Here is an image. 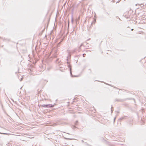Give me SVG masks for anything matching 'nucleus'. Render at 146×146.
I'll use <instances>...</instances> for the list:
<instances>
[{"instance_id": "nucleus-23", "label": "nucleus", "mask_w": 146, "mask_h": 146, "mask_svg": "<svg viewBox=\"0 0 146 146\" xmlns=\"http://www.w3.org/2000/svg\"><path fill=\"white\" fill-rule=\"evenodd\" d=\"M21 80H22V78H21V80H20L21 81Z\"/></svg>"}, {"instance_id": "nucleus-22", "label": "nucleus", "mask_w": 146, "mask_h": 146, "mask_svg": "<svg viewBox=\"0 0 146 146\" xmlns=\"http://www.w3.org/2000/svg\"><path fill=\"white\" fill-rule=\"evenodd\" d=\"M73 127H75V128H76V127H75V126H73Z\"/></svg>"}, {"instance_id": "nucleus-3", "label": "nucleus", "mask_w": 146, "mask_h": 146, "mask_svg": "<svg viewBox=\"0 0 146 146\" xmlns=\"http://www.w3.org/2000/svg\"><path fill=\"white\" fill-rule=\"evenodd\" d=\"M41 106L45 108H48V104H43L41 105Z\"/></svg>"}, {"instance_id": "nucleus-11", "label": "nucleus", "mask_w": 146, "mask_h": 146, "mask_svg": "<svg viewBox=\"0 0 146 146\" xmlns=\"http://www.w3.org/2000/svg\"><path fill=\"white\" fill-rule=\"evenodd\" d=\"M85 144L86 145H87L88 146H89L90 145L89 144H88L86 142H85Z\"/></svg>"}, {"instance_id": "nucleus-9", "label": "nucleus", "mask_w": 146, "mask_h": 146, "mask_svg": "<svg viewBox=\"0 0 146 146\" xmlns=\"http://www.w3.org/2000/svg\"><path fill=\"white\" fill-rule=\"evenodd\" d=\"M111 113H112L113 111V108L112 106L111 108Z\"/></svg>"}, {"instance_id": "nucleus-15", "label": "nucleus", "mask_w": 146, "mask_h": 146, "mask_svg": "<svg viewBox=\"0 0 146 146\" xmlns=\"http://www.w3.org/2000/svg\"><path fill=\"white\" fill-rule=\"evenodd\" d=\"M62 63V62H61V61H59V62H58V63H59V64H60V63Z\"/></svg>"}, {"instance_id": "nucleus-6", "label": "nucleus", "mask_w": 146, "mask_h": 146, "mask_svg": "<svg viewBox=\"0 0 146 146\" xmlns=\"http://www.w3.org/2000/svg\"><path fill=\"white\" fill-rule=\"evenodd\" d=\"M57 57V54L56 52L55 54L53 55L52 57L53 58H56Z\"/></svg>"}, {"instance_id": "nucleus-2", "label": "nucleus", "mask_w": 146, "mask_h": 146, "mask_svg": "<svg viewBox=\"0 0 146 146\" xmlns=\"http://www.w3.org/2000/svg\"><path fill=\"white\" fill-rule=\"evenodd\" d=\"M67 64H68V68H69V70L70 72V75L71 77H73L74 76L72 74V67L70 65V64L69 62H67Z\"/></svg>"}, {"instance_id": "nucleus-14", "label": "nucleus", "mask_w": 146, "mask_h": 146, "mask_svg": "<svg viewBox=\"0 0 146 146\" xmlns=\"http://www.w3.org/2000/svg\"><path fill=\"white\" fill-rule=\"evenodd\" d=\"M69 21H68V28L69 27Z\"/></svg>"}, {"instance_id": "nucleus-10", "label": "nucleus", "mask_w": 146, "mask_h": 146, "mask_svg": "<svg viewBox=\"0 0 146 146\" xmlns=\"http://www.w3.org/2000/svg\"><path fill=\"white\" fill-rule=\"evenodd\" d=\"M65 139H66L67 140H72L73 139H70V138H66Z\"/></svg>"}, {"instance_id": "nucleus-13", "label": "nucleus", "mask_w": 146, "mask_h": 146, "mask_svg": "<svg viewBox=\"0 0 146 146\" xmlns=\"http://www.w3.org/2000/svg\"><path fill=\"white\" fill-rule=\"evenodd\" d=\"M83 56L84 57L86 55V54H83Z\"/></svg>"}, {"instance_id": "nucleus-21", "label": "nucleus", "mask_w": 146, "mask_h": 146, "mask_svg": "<svg viewBox=\"0 0 146 146\" xmlns=\"http://www.w3.org/2000/svg\"><path fill=\"white\" fill-rule=\"evenodd\" d=\"M2 134H7L6 133H2Z\"/></svg>"}, {"instance_id": "nucleus-1", "label": "nucleus", "mask_w": 146, "mask_h": 146, "mask_svg": "<svg viewBox=\"0 0 146 146\" xmlns=\"http://www.w3.org/2000/svg\"><path fill=\"white\" fill-rule=\"evenodd\" d=\"M133 99V100H134V99L133 98H127L125 99H115V101H117L119 102H123L125 101H126L127 100H131Z\"/></svg>"}, {"instance_id": "nucleus-16", "label": "nucleus", "mask_w": 146, "mask_h": 146, "mask_svg": "<svg viewBox=\"0 0 146 146\" xmlns=\"http://www.w3.org/2000/svg\"><path fill=\"white\" fill-rule=\"evenodd\" d=\"M71 21L72 23L73 22V20L72 18V19Z\"/></svg>"}, {"instance_id": "nucleus-20", "label": "nucleus", "mask_w": 146, "mask_h": 146, "mask_svg": "<svg viewBox=\"0 0 146 146\" xmlns=\"http://www.w3.org/2000/svg\"><path fill=\"white\" fill-rule=\"evenodd\" d=\"M133 29H131V30L132 31H133Z\"/></svg>"}, {"instance_id": "nucleus-4", "label": "nucleus", "mask_w": 146, "mask_h": 146, "mask_svg": "<svg viewBox=\"0 0 146 146\" xmlns=\"http://www.w3.org/2000/svg\"><path fill=\"white\" fill-rule=\"evenodd\" d=\"M126 118V117L124 116V117H122L121 118H120L119 119V120H122L124 119H125Z\"/></svg>"}, {"instance_id": "nucleus-19", "label": "nucleus", "mask_w": 146, "mask_h": 146, "mask_svg": "<svg viewBox=\"0 0 146 146\" xmlns=\"http://www.w3.org/2000/svg\"><path fill=\"white\" fill-rule=\"evenodd\" d=\"M82 142H84V141H83V140H82Z\"/></svg>"}, {"instance_id": "nucleus-24", "label": "nucleus", "mask_w": 146, "mask_h": 146, "mask_svg": "<svg viewBox=\"0 0 146 146\" xmlns=\"http://www.w3.org/2000/svg\"><path fill=\"white\" fill-rule=\"evenodd\" d=\"M89 146H91V145H90Z\"/></svg>"}, {"instance_id": "nucleus-17", "label": "nucleus", "mask_w": 146, "mask_h": 146, "mask_svg": "<svg viewBox=\"0 0 146 146\" xmlns=\"http://www.w3.org/2000/svg\"><path fill=\"white\" fill-rule=\"evenodd\" d=\"M115 118H116V117H115L114 118V122H115Z\"/></svg>"}, {"instance_id": "nucleus-5", "label": "nucleus", "mask_w": 146, "mask_h": 146, "mask_svg": "<svg viewBox=\"0 0 146 146\" xmlns=\"http://www.w3.org/2000/svg\"><path fill=\"white\" fill-rule=\"evenodd\" d=\"M84 46V44L83 43H82L80 45V46H79V49L78 50V52H80V50H81V47L82 46Z\"/></svg>"}, {"instance_id": "nucleus-7", "label": "nucleus", "mask_w": 146, "mask_h": 146, "mask_svg": "<svg viewBox=\"0 0 146 146\" xmlns=\"http://www.w3.org/2000/svg\"><path fill=\"white\" fill-rule=\"evenodd\" d=\"M54 105L48 104V108H53L54 107Z\"/></svg>"}, {"instance_id": "nucleus-8", "label": "nucleus", "mask_w": 146, "mask_h": 146, "mask_svg": "<svg viewBox=\"0 0 146 146\" xmlns=\"http://www.w3.org/2000/svg\"><path fill=\"white\" fill-rule=\"evenodd\" d=\"M77 50V48L74 49L72 51V53H74Z\"/></svg>"}, {"instance_id": "nucleus-18", "label": "nucleus", "mask_w": 146, "mask_h": 146, "mask_svg": "<svg viewBox=\"0 0 146 146\" xmlns=\"http://www.w3.org/2000/svg\"><path fill=\"white\" fill-rule=\"evenodd\" d=\"M58 60V59H57L56 60V62H57V61Z\"/></svg>"}, {"instance_id": "nucleus-12", "label": "nucleus", "mask_w": 146, "mask_h": 146, "mask_svg": "<svg viewBox=\"0 0 146 146\" xmlns=\"http://www.w3.org/2000/svg\"><path fill=\"white\" fill-rule=\"evenodd\" d=\"M78 121H76V122H75V125H77V124L78 123Z\"/></svg>"}]
</instances>
